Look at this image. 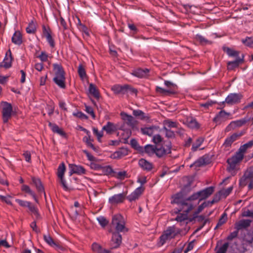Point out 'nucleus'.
Returning a JSON list of instances; mask_svg holds the SVG:
<instances>
[{"label": "nucleus", "mask_w": 253, "mask_h": 253, "mask_svg": "<svg viewBox=\"0 0 253 253\" xmlns=\"http://www.w3.org/2000/svg\"><path fill=\"white\" fill-rule=\"evenodd\" d=\"M156 146L154 145L148 144L144 147V152L149 156L154 154L156 155Z\"/></svg>", "instance_id": "34"}, {"label": "nucleus", "mask_w": 253, "mask_h": 253, "mask_svg": "<svg viewBox=\"0 0 253 253\" xmlns=\"http://www.w3.org/2000/svg\"><path fill=\"white\" fill-rule=\"evenodd\" d=\"M138 165L142 169L148 171L152 170L153 168L152 163L143 158L139 160Z\"/></svg>", "instance_id": "22"}, {"label": "nucleus", "mask_w": 253, "mask_h": 253, "mask_svg": "<svg viewBox=\"0 0 253 253\" xmlns=\"http://www.w3.org/2000/svg\"><path fill=\"white\" fill-rule=\"evenodd\" d=\"M192 183L193 180L188 179V183L183 186L180 192L175 195L172 203L177 204L179 206L178 211L188 213L193 208V204L189 201H187V199H183V197L191 191Z\"/></svg>", "instance_id": "1"}, {"label": "nucleus", "mask_w": 253, "mask_h": 253, "mask_svg": "<svg viewBox=\"0 0 253 253\" xmlns=\"http://www.w3.org/2000/svg\"><path fill=\"white\" fill-rule=\"evenodd\" d=\"M0 184L6 185H8V183L6 178L5 175L3 172L0 173Z\"/></svg>", "instance_id": "62"}, {"label": "nucleus", "mask_w": 253, "mask_h": 253, "mask_svg": "<svg viewBox=\"0 0 253 253\" xmlns=\"http://www.w3.org/2000/svg\"><path fill=\"white\" fill-rule=\"evenodd\" d=\"M244 56L242 55V58L237 57L236 59L233 61L229 62L227 63V69L229 70H234L235 68L238 67L240 64L242 63L244 61Z\"/></svg>", "instance_id": "23"}, {"label": "nucleus", "mask_w": 253, "mask_h": 253, "mask_svg": "<svg viewBox=\"0 0 253 253\" xmlns=\"http://www.w3.org/2000/svg\"><path fill=\"white\" fill-rule=\"evenodd\" d=\"M162 131H165V136L168 138H174L175 137V134L174 131L168 129L166 126H164Z\"/></svg>", "instance_id": "40"}, {"label": "nucleus", "mask_w": 253, "mask_h": 253, "mask_svg": "<svg viewBox=\"0 0 253 253\" xmlns=\"http://www.w3.org/2000/svg\"><path fill=\"white\" fill-rule=\"evenodd\" d=\"M214 190V187L210 186L205 189L199 191L200 201H202L209 197L213 193Z\"/></svg>", "instance_id": "20"}, {"label": "nucleus", "mask_w": 253, "mask_h": 253, "mask_svg": "<svg viewBox=\"0 0 253 253\" xmlns=\"http://www.w3.org/2000/svg\"><path fill=\"white\" fill-rule=\"evenodd\" d=\"M221 193V192L218 191L214 195L211 201H208L211 205L218 202L220 200L221 198L222 197Z\"/></svg>", "instance_id": "51"}, {"label": "nucleus", "mask_w": 253, "mask_h": 253, "mask_svg": "<svg viewBox=\"0 0 253 253\" xmlns=\"http://www.w3.org/2000/svg\"><path fill=\"white\" fill-rule=\"evenodd\" d=\"M126 85L122 86L119 84L113 85L111 89L115 94H125L126 93Z\"/></svg>", "instance_id": "37"}, {"label": "nucleus", "mask_w": 253, "mask_h": 253, "mask_svg": "<svg viewBox=\"0 0 253 253\" xmlns=\"http://www.w3.org/2000/svg\"><path fill=\"white\" fill-rule=\"evenodd\" d=\"M78 73L80 77L82 79H84L86 77V74L85 69L82 64H80L78 67Z\"/></svg>", "instance_id": "50"}, {"label": "nucleus", "mask_w": 253, "mask_h": 253, "mask_svg": "<svg viewBox=\"0 0 253 253\" xmlns=\"http://www.w3.org/2000/svg\"><path fill=\"white\" fill-rule=\"evenodd\" d=\"M89 133V132L87 131V134L88 136H84L83 138V141L85 143L87 147L91 148L94 151L98 152L99 148L98 147L94 146V145L92 144L93 140L90 138V136Z\"/></svg>", "instance_id": "24"}, {"label": "nucleus", "mask_w": 253, "mask_h": 253, "mask_svg": "<svg viewBox=\"0 0 253 253\" xmlns=\"http://www.w3.org/2000/svg\"><path fill=\"white\" fill-rule=\"evenodd\" d=\"M144 188L141 186L136 188L132 193L127 196L126 199L130 202L138 199L144 191Z\"/></svg>", "instance_id": "17"}, {"label": "nucleus", "mask_w": 253, "mask_h": 253, "mask_svg": "<svg viewBox=\"0 0 253 253\" xmlns=\"http://www.w3.org/2000/svg\"><path fill=\"white\" fill-rule=\"evenodd\" d=\"M232 189H233L232 187H230L226 189H223V190H220L219 191L221 192V194L222 197L226 198L231 192Z\"/></svg>", "instance_id": "61"}, {"label": "nucleus", "mask_w": 253, "mask_h": 253, "mask_svg": "<svg viewBox=\"0 0 253 253\" xmlns=\"http://www.w3.org/2000/svg\"><path fill=\"white\" fill-rule=\"evenodd\" d=\"M198 199L199 200V202L201 201L200 193L199 191L193 193L191 196L187 198V201H189L191 202L192 201H195Z\"/></svg>", "instance_id": "55"}, {"label": "nucleus", "mask_w": 253, "mask_h": 253, "mask_svg": "<svg viewBox=\"0 0 253 253\" xmlns=\"http://www.w3.org/2000/svg\"><path fill=\"white\" fill-rule=\"evenodd\" d=\"M229 115V114L224 110H221L219 112L218 114L216 116V117L214 118L213 121L216 123H217L220 118H223L226 115Z\"/></svg>", "instance_id": "54"}, {"label": "nucleus", "mask_w": 253, "mask_h": 253, "mask_svg": "<svg viewBox=\"0 0 253 253\" xmlns=\"http://www.w3.org/2000/svg\"><path fill=\"white\" fill-rule=\"evenodd\" d=\"M89 93L95 98L99 99L100 94L98 89L93 84H90L89 85Z\"/></svg>", "instance_id": "36"}, {"label": "nucleus", "mask_w": 253, "mask_h": 253, "mask_svg": "<svg viewBox=\"0 0 253 253\" xmlns=\"http://www.w3.org/2000/svg\"><path fill=\"white\" fill-rule=\"evenodd\" d=\"M85 111L90 114L93 119H95V115L91 107L85 105Z\"/></svg>", "instance_id": "64"}, {"label": "nucleus", "mask_w": 253, "mask_h": 253, "mask_svg": "<svg viewBox=\"0 0 253 253\" xmlns=\"http://www.w3.org/2000/svg\"><path fill=\"white\" fill-rule=\"evenodd\" d=\"M102 249L103 248L102 246L96 243H94L92 245V250L94 252H96L97 253H102L101 251L102 250Z\"/></svg>", "instance_id": "56"}, {"label": "nucleus", "mask_w": 253, "mask_h": 253, "mask_svg": "<svg viewBox=\"0 0 253 253\" xmlns=\"http://www.w3.org/2000/svg\"><path fill=\"white\" fill-rule=\"evenodd\" d=\"M93 133L94 134L96 135L97 137V139H98V141L100 142L101 141V138L103 136V131H99L97 129V128H95V127H93Z\"/></svg>", "instance_id": "60"}, {"label": "nucleus", "mask_w": 253, "mask_h": 253, "mask_svg": "<svg viewBox=\"0 0 253 253\" xmlns=\"http://www.w3.org/2000/svg\"><path fill=\"white\" fill-rule=\"evenodd\" d=\"M156 146V156L163 158L171 153L172 144L170 141L165 140L163 143Z\"/></svg>", "instance_id": "5"}, {"label": "nucleus", "mask_w": 253, "mask_h": 253, "mask_svg": "<svg viewBox=\"0 0 253 253\" xmlns=\"http://www.w3.org/2000/svg\"><path fill=\"white\" fill-rule=\"evenodd\" d=\"M127 154L128 150L126 148H122L112 154L111 157L113 159H120Z\"/></svg>", "instance_id": "27"}, {"label": "nucleus", "mask_w": 253, "mask_h": 253, "mask_svg": "<svg viewBox=\"0 0 253 253\" xmlns=\"http://www.w3.org/2000/svg\"><path fill=\"white\" fill-rule=\"evenodd\" d=\"M211 205L210 204V202L209 201L205 202L203 203H202L201 205H200L197 209V211H195L193 214L194 217H196L197 216V214L200 213L201 211H202V210L206 207H208L209 206Z\"/></svg>", "instance_id": "45"}, {"label": "nucleus", "mask_w": 253, "mask_h": 253, "mask_svg": "<svg viewBox=\"0 0 253 253\" xmlns=\"http://www.w3.org/2000/svg\"><path fill=\"white\" fill-rule=\"evenodd\" d=\"M43 239L45 242L47 243L49 245L52 247H54L56 248H59L60 245H58L57 243L55 242L53 239L51 238V237L49 235H43Z\"/></svg>", "instance_id": "35"}, {"label": "nucleus", "mask_w": 253, "mask_h": 253, "mask_svg": "<svg viewBox=\"0 0 253 253\" xmlns=\"http://www.w3.org/2000/svg\"><path fill=\"white\" fill-rule=\"evenodd\" d=\"M22 190L24 191L25 192L31 195L33 198L34 199L36 202H38V199L36 197V194L35 193L31 190L30 187L26 185H23L22 187Z\"/></svg>", "instance_id": "42"}, {"label": "nucleus", "mask_w": 253, "mask_h": 253, "mask_svg": "<svg viewBox=\"0 0 253 253\" xmlns=\"http://www.w3.org/2000/svg\"><path fill=\"white\" fill-rule=\"evenodd\" d=\"M32 182L36 187V189L39 194L43 193L44 197L46 198V195L44 191V187L40 179L33 177L32 178Z\"/></svg>", "instance_id": "21"}, {"label": "nucleus", "mask_w": 253, "mask_h": 253, "mask_svg": "<svg viewBox=\"0 0 253 253\" xmlns=\"http://www.w3.org/2000/svg\"><path fill=\"white\" fill-rule=\"evenodd\" d=\"M42 28L43 34L46 37L47 41L51 47H54L55 46V43L51 35L50 29L49 28H46L45 25H42Z\"/></svg>", "instance_id": "16"}, {"label": "nucleus", "mask_w": 253, "mask_h": 253, "mask_svg": "<svg viewBox=\"0 0 253 253\" xmlns=\"http://www.w3.org/2000/svg\"><path fill=\"white\" fill-rule=\"evenodd\" d=\"M127 232L128 228L126 226V221L124 217L120 214H117L113 216L110 224V232Z\"/></svg>", "instance_id": "2"}, {"label": "nucleus", "mask_w": 253, "mask_h": 253, "mask_svg": "<svg viewBox=\"0 0 253 253\" xmlns=\"http://www.w3.org/2000/svg\"><path fill=\"white\" fill-rule=\"evenodd\" d=\"M163 138L160 134H156L153 136L152 142L155 144L154 145H160L163 143Z\"/></svg>", "instance_id": "48"}, {"label": "nucleus", "mask_w": 253, "mask_h": 253, "mask_svg": "<svg viewBox=\"0 0 253 253\" xmlns=\"http://www.w3.org/2000/svg\"><path fill=\"white\" fill-rule=\"evenodd\" d=\"M1 106L3 122L4 123H6L11 117L12 106L10 103L5 101H2Z\"/></svg>", "instance_id": "6"}, {"label": "nucleus", "mask_w": 253, "mask_h": 253, "mask_svg": "<svg viewBox=\"0 0 253 253\" xmlns=\"http://www.w3.org/2000/svg\"><path fill=\"white\" fill-rule=\"evenodd\" d=\"M118 129L123 130V127L121 126L118 128L114 124L110 122H108L107 124L102 127V130H105L107 134H112L117 131Z\"/></svg>", "instance_id": "19"}, {"label": "nucleus", "mask_w": 253, "mask_h": 253, "mask_svg": "<svg viewBox=\"0 0 253 253\" xmlns=\"http://www.w3.org/2000/svg\"><path fill=\"white\" fill-rule=\"evenodd\" d=\"M207 159V157L204 156L195 161L192 165L190 166V167L193 166H195L196 167H200L204 165H207L208 164Z\"/></svg>", "instance_id": "32"}, {"label": "nucleus", "mask_w": 253, "mask_h": 253, "mask_svg": "<svg viewBox=\"0 0 253 253\" xmlns=\"http://www.w3.org/2000/svg\"><path fill=\"white\" fill-rule=\"evenodd\" d=\"M97 220L99 224L103 227H105L108 224V221L103 216H100L97 218Z\"/></svg>", "instance_id": "57"}, {"label": "nucleus", "mask_w": 253, "mask_h": 253, "mask_svg": "<svg viewBox=\"0 0 253 253\" xmlns=\"http://www.w3.org/2000/svg\"><path fill=\"white\" fill-rule=\"evenodd\" d=\"M54 77L53 81L61 88H65V72L63 67L60 64L53 65Z\"/></svg>", "instance_id": "3"}, {"label": "nucleus", "mask_w": 253, "mask_h": 253, "mask_svg": "<svg viewBox=\"0 0 253 253\" xmlns=\"http://www.w3.org/2000/svg\"><path fill=\"white\" fill-rule=\"evenodd\" d=\"M48 126L50 127L52 131L54 133H57L62 136L66 135L65 132L62 129L60 128L57 125L52 124L51 122H49Z\"/></svg>", "instance_id": "31"}, {"label": "nucleus", "mask_w": 253, "mask_h": 253, "mask_svg": "<svg viewBox=\"0 0 253 253\" xmlns=\"http://www.w3.org/2000/svg\"><path fill=\"white\" fill-rule=\"evenodd\" d=\"M227 219V214L225 213H224L221 217L219 218L218 222L216 225L215 228L221 226L224 223L226 222Z\"/></svg>", "instance_id": "53"}, {"label": "nucleus", "mask_w": 253, "mask_h": 253, "mask_svg": "<svg viewBox=\"0 0 253 253\" xmlns=\"http://www.w3.org/2000/svg\"><path fill=\"white\" fill-rule=\"evenodd\" d=\"M26 32L28 34H34L36 31V26L35 22L32 20L29 24L28 26L26 29Z\"/></svg>", "instance_id": "41"}, {"label": "nucleus", "mask_w": 253, "mask_h": 253, "mask_svg": "<svg viewBox=\"0 0 253 253\" xmlns=\"http://www.w3.org/2000/svg\"><path fill=\"white\" fill-rule=\"evenodd\" d=\"M12 57L10 49L8 50L6 52L5 56L3 61V66L6 68H9L11 66V62L12 61Z\"/></svg>", "instance_id": "26"}, {"label": "nucleus", "mask_w": 253, "mask_h": 253, "mask_svg": "<svg viewBox=\"0 0 253 253\" xmlns=\"http://www.w3.org/2000/svg\"><path fill=\"white\" fill-rule=\"evenodd\" d=\"M204 141V138L199 137L196 139V142L192 145V150L193 151H196L197 149L202 145Z\"/></svg>", "instance_id": "49"}, {"label": "nucleus", "mask_w": 253, "mask_h": 253, "mask_svg": "<svg viewBox=\"0 0 253 253\" xmlns=\"http://www.w3.org/2000/svg\"><path fill=\"white\" fill-rule=\"evenodd\" d=\"M122 237L120 233L112 232V237L110 241V249H114L120 247L122 243Z\"/></svg>", "instance_id": "10"}, {"label": "nucleus", "mask_w": 253, "mask_h": 253, "mask_svg": "<svg viewBox=\"0 0 253 253\" xmlns=\"http://www.w3.org/2000/svg\"><path fill=\"white\" fill-rule=\"evenodd\" d=\"M250 120V119L249 118H244L239 120L232 121L227 127L226 129L229 131L231 130V129H234L236 127H240L249 122Z\"/></svg>", "instance_id": "14"}, {"label": "nucleus", "mask_w": 253, "mask_h": 253, "mask_svg": "<svg viewBox=\"0 0 253 253\" xmlns=\"http://www.w3.org/2000/svg\"><path fill=\"white\" fill-rule=\"evenodd\" d=\"M228 247V243H224L221 247L219 248L216 253H226Z\"/></svg>", "instance_id": "59"}, {"label": "nucleus", "mask_w": 253, "mask_h": 253, "mask_svg": "<svg viewBox=\"0 0 253 253\" xmlns=\"http://www.w3.org/2000/svg\"><path fill=\"white\" fill-rule=\"evenodd\" d=\"M69 169L70 170L69 172L70 176H71L73 173L79 175L83 174H85L86 172L85 169L83 167L75 164H69Z\"/></svg>", "instance_id": "12"}, {"label": "nucleus", "mask_w": 253, "mask_h": 253, "mask_svg": "<svg viewBox=\"0 0 253 253\" xmlns=\"http://www.w3.org/2000/svg\"><path fill=\"white\" fill-rule=\"evenodd\" d=\"M223 50L229 56L232 57H239V52L235 51L229 47H224Z\"/></svg>", "instance_id": "43"}, {"label": "nucleus", "mask_w": 253, "mask_h": 253, "mask_svg": "<svg viewBox=\"0 0 253 253\" xmlns=\"http://www.w3.org/2000/svg\"><path fill=\"white\" fill-rule=\"evenodd\" d=\"M248 184L249 190L253 189V167L248 169L243 176L240 178L239 185L241 187L246 186Z\"/></svg>", "instance_id": "4"}, {"label": "nucleus", "mask_w": 253, "mask_h": 253, "mask_svg": "<svg viewBox=\"0 0 253 253\" xmlns=\"http://www.w3.org/2000/svg\"><path fill=\"white\" fill-rule=\"evenodd\" d=\"M251 222L252 220L250 219H242L236 223V227L239 230L246 228L250 226Z\"/></svg>", "instance_id": "29"}, {"label": "nucleus", "mask_w": 253, "mask_h": 253, "mask_svg": "<svg viewBox=\"0 0 253 253\" xmlns=\"http://www.w3.org/2000/svg\"><path fill=\"white\" fill-rule=\"evenodd\" d=\"M174 232L175 230L174 227H169L164 233L169 239H172L174 238L177 235V233H174Z\"/></svg>", "instance_id": "38"}, {"label": "nucleus", "mask_w": 253, "mask_h": 253, "mask_svg": "<svg viewBox=\"0 0 253 253\" xmlns=\"http://www.w3.org/2000/svg\"><path fill=\"white\" fill-rule=\"evenodd\" d=\"M188 126L192 128H198L200 126L197 121L193 118H191L187 121Z\"/></svg>", "instance_id": "46"}, {"label": "nucleus", "mask_w": 253, "mask_h": 253, "mask_svg": "<svg viewBox=\"0 0 253 253\" xmlns=\"http://www.w3.org/2000/svg\"><path fill=\"white\" fill-rule=\"evenodd\" d=\"M127 172L126 171H125V170L121 171H119L118 172H115L114 174H113V176L115 177L116 178H117L118 179H121V180H123L126 177H127Z\"/></svg>", "instance_id": "47"}, {"label": "nucleus", "mask_w": 253, "mask_h": 253, "mask_svg": "<svg viewBox=\"0 0 253 253\" xmlns=\"http://www.w3.org/2000/svg\"><path fill=\"white\" fill-rule=\"evenodd\" d=\"M159 127L155 126H152L149 127L141 128V131L143 134L151 136L155 131H157Z\"/></svg>", "instance_id": "25"}, {"label": "nucleus", "mask_w": 253, "mask_h": 253, "mask_svg": "<svg viewBox=\"0 0 253 253\" xmlns=\"http://www.w3.org/2000/svg\"><path fill=\"white\" fill-rule=\"evenodd\" d=\"M11 41L13 43L20 45L22 43V36L21 33L19 31H16L12 37Z\"/></svg>", "instance_id": "30"}, {"label": "nucleus", "mask_w": 253, "mask_h": 253, "mask_svg": "<svg viewBox=\"0 0 253 253\" xmlns=\"http://www.w3.org/2000/svg\"><path fill=\"white\" fill-rule=\"evenodd\" d=\"M243 158L244 155L238 151L236 152V154L231 158L228 159L227 163H228L229 167L227 168V170L229 171L234 170L236 168L237 164L241 162L243 160Z\"/></svg>", "instance_id": "7"}, {"label": "nucleus", "mask_w": 253, "mask_h": 253, "mask_svg": "<svg viewBox=\"0 0 253 253\" xmlns=\"http://www.w3.org/2000/svg\"><path fill=\"white\" fill-rule=\"evenodd\" d=\"M253 146V140H251L249 141L248 143L242 145L239 149V152H241V154L244 155V153L246 152L247 149L249 148H251Z\"/></svg>", "instance_id": "44"}, {"label": "nucleus", "mask_w": 253, "mask_h": 253, "mask_svg": "<svg viewBox=\"0 0 253 253\" xmlns=\"http://www.w3.org/2000/svg\"><path fill=\"white\" fill-rule=\"evenodd\" d=\"M243 98V95L241 93H230L225 99L224 101L221 103L222 105H224L225 103L229 105H233L238 103Z\"/></svg>", "instance_id": "8"}, {"label": "nucleus", "mask_w": 253, "mask_h": 253, "mask_svg": "<svg viewBox=\"0 0 253 253\" xmlns=\"http://www.w3.org/2000/svg\"><path fill=\"white\" fill-rule=\"evenodd\" d=\"M27 207L29 208V210L33 214H34L37 217L39 216V214L38 213L37 209L34 205H32L30 202L29 205Z\"/></svg>", "instance_id": "63"}, {"label": "nucleus", "mask_w": 253, "mask_h": 253, "mask_svg": "<svg viewBox=\"0 0 253 253\" xmlns=\"http://www.w3.org/2000/svg\"><path fill=\"white\" fill-rule=\"evenodd\" d=\"M195 39L199 42L202 45H206L208 44H211V42L205 39L203 36L200 35H196L195 37Z\"/></svg>", "instance_id": "39"}, {"label": "nucleus", "mask_w": 253, "mask_h": 253, "mask_svg": "<svg viewBox=\"0 0 253 253\" xmlns=\"http://www.w3.org/2000/svg\"><path fill=\"white\" fill-rule=\"evenodd\" d=\"M122 119L132 129H133L138 125V121L135 120L132 116L128 115L127 113L122 112L120 113Z\"/></svg>", "instance_id": "9"}, {"label": "nucleus", "mask_w": 253, "mask_h": 253, "mask_svg": "<svg viewBox=\"0 0 253 253\" xmlns=\"http://www.w3.org/2000/svg\"><path fill=\"white\" fill-rule=\"evenodd\" d=\"M133 115L135 117H139L141 120L149 122L150 117L149 115L145 114L142 111L140 110H134L133 111Z\"/></svg>", "instance_id": "28"}, {"label": "nucleus", "mask_w": 253, "mask_h": 253, "mask_svg": "<svg viewBox=\"0 0 253 253\" xmlns=\"http://www.w3.org/2000/svg\"><path fill=\"white\" fill-rule=\"evenodd\" d=\"M126 193H123L115 195L109 199V202L112 204H118L123 203L126 197Z\"/></svg>", "instance_id": "15"}, {"label": "nucleus", "mask_w": 253, "mask_h": 253, "mask_svg": "<svg viewBox=\"0 0 253 253\" xmlns=\"http://www.w3.org/2000/svg\"><path fill=\"white\" fill-rule=\"evenodd\" d=\"M245 133V131H242L240 132H236L233 133L230 136L227 137L223 144V145L225 147H230L233 142L236 141L240 137L243 135Z\"/></svg>", "instance_id": "13"}, {"label": "nucleus", "mask_w": 253, "mask_h": 253, "mask_svg": "<svg viewBox=\"0 0 253 253\" xmlns=\"http://www.w3.org/2000/svg\"><path fill=\"white\" fill-rule=\"evenodd\" d=\"M242 42L247 46L253 48V38H248L245 40H243Z\"/></svg>", "instance_id": "58"}, {"label": "nucleus", "mask_w": 253, "mask_h": 253, "mask_svg": "<svg viewBox=\"0 0 253 253\" xmlns=\"http://www.w3.org/2000/svg\"><path fill=\"white\" fill-rule=\"evenodd\" d=\"M149 70L141 68H137L133 70L131 74L136 77L139 78H146L149 76Z\"/></svg>", "instance_id": "18"}, {"label": "nucleus", "mask_w": 253, "mask_h": 253, "mask_svg": "<svg viewBox=\"0 0 253 253\" xmlns=\"http://www.w3.org/2000/svg\"><path fill=\"white\" fill-rule=\"evenodd\" d=\"M156 91L164 96L173 95L175 93V91L172 89H165L159 86L156 87Z\"/></svg>", "instance_id": "33"}, {"label": "nucleus", "mask_w": 253, "mask_h": 253, "mask_svg": "<svg viewBox=\"0 0 253 253\" xmlns=\"http://www.w3.org/2000/svg\"><path fill=\"white\" fill-rule=\"evenodd\" d=\"M188 219V213L184 212L178 214L175 218V220L178 222H182Z\"/></svg>", "instance_id": "52"}, {"label": "nucleus", "mask_w": 253, "mask_h": 253, "mask_svg": "<svg viewBox=\"0 0 253 253\" xmlns=\"http://www.w3.org/2000/svg\"><path fill=\"white\" fill-rule=\"evenodd\" d=\"M66 170L65 165L62 163L58 167L57 169V176L60 179V182L62 184L64 189L65 190H68V187L66 184L65 180L64 179V174Z\"/></svg>", "instance_id": "11"}]
</instances>
